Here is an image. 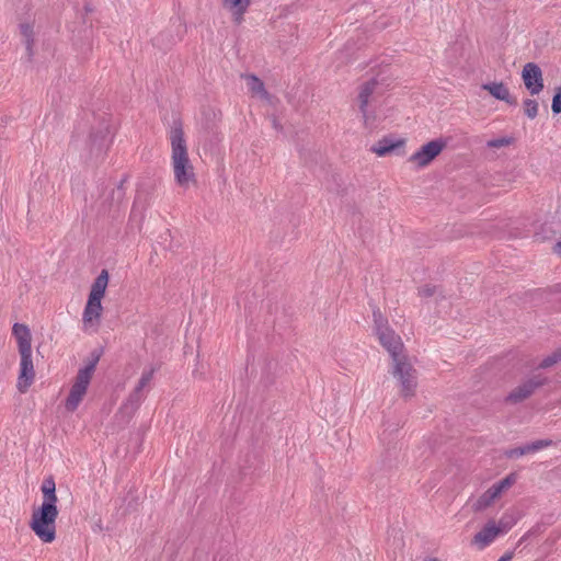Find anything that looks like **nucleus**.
I'll return each mask as SVG.
<instances>
[{
    "mask_svg": "<svg viewBox=\"0 0 561 561\" xmlns=\"http://www.w3.org/2000/svg\"><path fill=\"white\" fill-rule=\"evenodd\" d=\"M242 78L245 81L247 88L251 96L260 100H270V94L265 90L264 83L254 75H244Z\"/></svg>",
    "mask_w": 561,
    "mask_h": 561,
    "instance_id": "f3484780",
    "label": "nucleus"
},
{
    "mask_svg": "<svg viewBox=\"0 0 561 561\" xmlns=\"http://www.w3.org/2000/svg\"><path fill=\"white\" fill-rule=\"evenodd\" d=\"M19 376L16 388L21 393H25L35 380V367L33 363V352L19 353Z\"/></svg>",
    "mask_w": 561,
    "mask_h": 561,
    "instance_id": "9d476101",
    "label": "nucleus"
},
{
    "mask_svg": "<svg viewBox=\"0 0 561 561\" xmlns=\"http://www.w3.org/2000/svg\"><path fill=\"white\" fill-rule=\"evenodd\" d=\"M104 135L102 136V140H104ZM103 146V141H101V144H99V147L101 148Z\"/></svg>",
    "mask_w": 561,
    "mask_h": 561,
    "instance_id": "473e14b6",
    "label": "nucleus"
},
{
    "mask_svg": "<svg viewBox=\"0 0 561 561\" xmlns=\"http://www.w3.org/2000/svg\"><path fill=\"white\" fill-rule=\"evenodd\" d=\"M405 145V139H392L390 137H383L378 140L371 148V152L378 157H386L393 152L396 149L402 148Z\"/></svg>",
    "mask_w": 561,
    "mask_h": 561,
    "instance_id": "2eb2a0df",
    "label": "nucleus"
},
{
    "mask_svg": "<svg viewBox=\"0 0 561 561\" xmlns=\"http://www.w3.org/2000/svg\"><path fill=\"white\" fill-rule=\"evenodd\" d=\"M154 371L156 369L152 366L144 369L137 386L135 387L134 391L130 394V400L136 402L141 401V391L145 389V387H147L150 383L151 379L153 378Z\"/></svg>",
    "mask_w": 561,
    "mask_h": 561,
    "instance_id": "6ab92c4d",
    "label": "nucleus"
},
{
    "mask_svg": "<svg viewBox=\"0 0 561 561\" xmlns=\"http://www.w3.org/2000/svg\"><path fill=\"white\" fill-rule=\"evenodd\" d=\"M553 252H554L556 254H558L559 256H561V241H560V242H558V243L554 245V248H553Z\"/></svg>",
    "mask_w": 561,
    "mask_h": 561,
    "instance_id": "2f4dec72",
    "label": "nucleus"
},
{
    "mask_svg": "<svg viewBox=\"0 0 561 561\" xmlns=\"http://www.w3.org/2000/svg\"><path fill=\"white\" fill-rule=\"evenodd\" d=\"M447 141L443 138L433 139L422 145L414 153L408 158V162L415 169L428 167L446 148Z\"/></svg>",
    "mask_w": 561,
    "mask_h": 561,
    "instance_id": "6e6552de",
    "label": "nucleus"
},
{
    "mask_svg": "<svg viewBox=\"0 0 561 561\" xmlns=\"http://www.w3.org/2000/svg\"><path fill=\"white\" fill-rule=\"evenodd\" d=\"M503 534L501 528L496 525V522L490 520L484 527L478 531L473 539L472 543L477 546L479 549H484L489 545H491L499 535Z\"/></svg>",
    "mask_w": 561,
    "mask_h": 561,
    "instance_id": "ddd939ff",
    "label": "nucleus"
},
{
    "mask_svg": "<svg viewBox=\"0 0 561 561\" xmlns=\"http://www.w3.org/2000/svg\"><path fill=\"white\" fill-rule=\"evenodd\" d=\"M524 112L529 118H535L538 114V102L531 99L524 101Z\"/></svg>",
    "mask_w": 561,
    "mask_h": 561,
    "instance_id": "b1692460",
    "label": "nucleus"
},
{
    "mask_svg": "<svg viewBox=\"0 0 561 561\" xmlns=\"http://www.w3.org/2000/svg\"><path fill=\"white\" fill-rule=\"evenodd\" d=\"M534 446L535 451H539L543 448L550 447L553 445V442L551 439H539L531 443Z\"/></svg>",
    "mask_w": 561,
    "mask_h": 561,
    "instance_id": "cd10ccee",
    "label": "nucleus"
},
{
    "mask_svg": "<svg viewBox=\"0 0 561 561\" xmlns=\"http://www.w3.org/2000/svg\"><path fill=\"white\" fill-rule=\"evenodd\" d=\"M390 373L398 382L400 394L412 398L417 387V375L408 357L400 355L392 358Z\"/></svg>",
    "mask_w": 561,
    "mask_h": 561,
    "instance_id": "423d86ee",
    "label": "nucleus"
},
{
    "mask_svg": "<svg viewBox=\"0 0 561 561\" xmlns=\"http://www.w3.org/2000/svg\"><path fill=\"white\" fill-rule=\"evenodd\" d=\"M108 285V273L103 270L94 279L82 313V330L96 332L100 325L103 306L102 299Z\"/></svg>",
    "mask_w": 561,
    "mask_h": 561,
    "instance_id": "7ed1b4c3",
    "label": "nucleus"
},
{
    "mask_svg": "<svg viewBox=\"0 0 561 561\" xmlns=\"http://www.w3.org/2000/svg\"><path fill=\"white\" fill-rule=\"evenodd\" d=\"M524 451L525 455L536 453L531 443L524 446Z\"/></svg>",
    "mask_w": 561,
    "mask_h": 561,
    "instance_id": "7c9ffc66",
    "label": "nucleus"
},
{
    "mask_svg": "<svg viewBox=\"0 0 561 561\" xmlns=\"http://www.w3.org/2000/svg\"><path fill=\"white\" fill-rule=\"evenodd\" d=\"M551 108L553 113H561V87L553 96Z\"/></svg>",
    "mask_w": 561,
    "mask_h": 561,
    "instance_id": "bb28decb",
    "label": "nucleus"
},
{
    "mask_svg": "<svg viewBox=\"0 0 561 561\" xmlns=\"http://www.w3.org/2000/svg\"><path fill=\"white\" fill-rule=\"evenodd\" d=\"M482 89L488 91L493 98L506 103H514L508 88L503 82H490L482 84Z\"/></svg>",
    "mask_w": 561,
    "mask_h": 561,
    "instance_id": "a211bd4d",
    "label": "nucleus"
},
{
    "mask_svg": "<svg viewBox=\"0 0 561 561\" xmlns=\"http://www.w3.org/2000/svg\"><path fill=\"white\" fill-rule=\"evenodd\" d=\"M545 382L546 379L539 376L529 378L514 388L507 396L506 400L512 403L522 402L529 398L535 392V390L542 386Z\"/></svg>",
    "mask_w": 561,
    "mask_h": 561,
    "instance_id": "f8f14e48",
    "label": "nucleus"
},
{
    "mask_svg": "<svg viewBox=\"0 0 561 561\" xmlns=\"http://www.w3.org/2000/svg\"><path fill=\"white\" fill-rule=\"evenodd\" d=\"M41 491L43 493V503L57 505L56 484L53 477L44 479Z\"/></svg>",
    "mask_w": 561,
    "mask_h": 561,
    "instance_id": "aec40b11",
    "label": "nucleus"
},
{
    "mask_svg": "<svg viewBox=\"0 0 561 561\" xmlns=\"http://www.w3.org/2000/svg\"><path fill=\"white\" fill-rule=\"evenodd\" d=\"M375 330L381 345L389 352L391 358L403 355L401 353L403 344L401 337L389 328L388 322L381 317V313L374 312Z\"/></svg>",
    "mask_w": 561,
    "mask_h": 561,
    "instance_id": "0eeeda50",
    "label": "nucleus"
},
{
    "mask_svg": "<svg viewBox=\"0 0 561 561\" xmlns=\"http://www.w3.org/2000/svg\"><path fill=\"white\" fill-rule=\"evenodd\" d=\"M357 102L363 125L368 130L378 128L391 116L392 107L387 99L381 100L379 84L376 80H370L359 87Z\"/></svg>",
    "mask_w": 561,
    "mask_h": 561,
    "instance_id": "f03ea898",
    "label": "nucleus"
},
{
    "mask_svg": "<svg viewBox=\"0 0 561 561\" xmlns=\"http://www.w3.org/2000/svg\"><path fill=\"white\" fill-rule=\"evenodd\" d=\"M251 0H222V7L228 11L233 22L240 24L248 11Z\"/></svg>",
    "mask_w": 561,
    "mask_h": 561,
    "instance_id": "dca6fc26",
    "label": "nucleus"
},
{
    "mask_svg": "<svg viewBox=\"0 0 561 561\" xmlns=\"http://www.w3.org/2000/svg\"><path fill=\"white\" fill-rule=\"evenodd\" d=\"M516 482L514 473L508 474L506 478L491 485L473 504L477 512L484 511L499 500L504 492H506Z\"/></svg>",
    "mask_w": 561,
    "mask_h": 561,
    "instance_id": "1a4fd4ad",
    "label": "nucleus"
},
{
    "mask_svg": "<svg viewBox=\"0 0 561 561\" xmlns=\"http://www.w3.org/2000/svg\"><path fill=\"white\" fill-rule=\"evenodd\" d=\"M419 296L423 299H428L432 297L437 299L438 297H443L442 290L437 286L431 284L421 286L419 288Z\"/></svg>",
    "mask_w": 561,
    "mask_h": 561,
    "instance_id": "4be33fe9",
    "label": "nucleus"
},
{
    "mask_svg": "<svg viewBox=\"0 0 561 561\" xmlns=\"http://www.w3.org/2000/svg\"><path fill=\"white\" fill-rule=\"evenodd\" d=\"M561 363V347L547 355L539 364V368L547 369Z\"/></svg>",
    "mask_w": 561,
    "mask_h": 561,
    "instance_id": "5701e85b",
    "label": "nucleus"
},
{
    "mask_svg": "<svg viewBox=\"0 0 561 561\" xmlns=\"http://www.w3.org/2000/svg\"><path fill=\"white\" fill-rule=\"evenodd\" d=\"M171 145V168L174 181L181 188L187 190L196 183L195 168L190 159L184 130L180 124H174L169 134Z\"/></svg>",
    "mask_w": 561,
    "mask_h": 561,
    "instance_id": "f257e3e1",
    "label": "nucleus"
},
{
    "mask_svg": "<svg viewBox=\"0 0 561 561\" xmlns=\"http://www.w3.org/2000/svg\"><path fill=\"white\" fill-rule=\"evenodd\" d=\"M524 455H525L524 446L517 447V448H512V449L506 451V456L508 458H518V457H522Z\"/></svg>",
    "mask_w": 561,
    "mask_h": 561,
    "instance_id": "c85d7f7f",
    "label": "nucleus"
},
{
    "mask_svg": "<svg viewBox=\"0 0 561 561\" xmlns=\"http://www.w3.org/2000/svg\"><path fill=\"white\" fill-rule=\"evenodd\" d=\"M518 517L514 512L507 511L502 517L496 522V525L501 528L503 534L507 533L517 522Z\"/></svg>",
    "mask_w": 561,
    "mask_h": 561,
    "instance_id": "412c9836",
    "label": "nucleus"
},
{
    "mask_svg": "<svg viewBox=\"0 0 561 561\" xmlns=\"http://www.w3.org/2000/svg\"><path fill=\"white\" fill-rule=\"evenodd\" d=\"M522 78L531 95L539 94L543 89L542 72L538 65L528 62L524 66Z\"/></svg>",
    "mask_w": 561,
    "mask_h": 561,
    "instance_id": "9b49d317",
    "label": "nucleus"
},
{
    "mask_svg": "<svg viewBox=\"0 0 561 561\" xmlns=\"http://www.w3.org/2000/svg\"><path fill=\"white\" fill-rule=\"evenodd\" d=\"M98 362L99 356H92L85 362L84 366L78 370L65 403L68 411L73 412L77 410L83 400L90 381L95 373Z\"/></svg>",
    "mask_w": 561,
    "mask_h": 561,
    "instance_id": "39448f33",
    "label": "nucleus"
},
{
    "mask_svg": "<svg viewBox=\"0 0 561 561\" xmlns=\"http://www.w3.org/2000/svg\"><path fill=\"white\" fill-rule=\"evenodd\" d=\"M424 561H437L436 559H428V560H424Z\"/></svg>",
    "mask_w": 561,
    "mask_h": 561,
    "instance_id": "72a5a7b5",
    "label": "nucleus"
},
{
    "mask_svg": "<svg viewBox=\"0 0 561 561\" xmlns=\"http://www.w3.org/2000/svg\"><path fill=\"white\" fill-rule=\"evenodd\" d=\"M57 505L42 503L41 506L32 512L30 528L45 543H50L56 539V520L58 517Z\"/></svg>",
    "mask_w": 561,
    "mask_h": 561,
    "instance_id": "20e7f679",
    "label": "nucleus"
},
{
    "mask_svg": "<svg viewBox=\"0 0 561 561\" xmlns=\"http://www.w3.org/2000/svg\"><path fill=\"white\" fill-rule=\"evenodd\" d=\"M510 144H511V139L510 138L502 137V138H497V139H493V140L488 141V147H490V148H501V147L508 146Z\"/></svg>",
    "mask_w": 561,
    "mask_h": 561,
    "instance_id": "a878e982",
    "label": "nucleus"
},
{
    "mask_svg": "<svg viewBox=\"0 0 561 561\" xmlns=\"http://www.w3.org/2000/svg\"><path fill=\"white\" fill-rule=\"evenodd\" d=\"M514 552L504 553L497 561H512Z\"/></svg>",
    "mask_w": 561,
    "mask_h": 561,
    "instance_id": "c756f323",
    "label": "nucleus"
},
{
    "mask_svg": "<svg viewBox=\"0 0 561 561\" xmlns=\"http://www.w3.org/2000/svg\"><path fill=\"white\" fill-rule=\"evenodd\" d=\"M12 334L16 340L19 353L32 352V335L27 325L15 323L12 328Z\"/></svg>",
    "mask_w": 561,
    "mask_h": 561,
    "instance_id": "4468645a",
    "label": "nucleus"
},
{
    "mask_svg": "<svg viewBox=\"0 0 561 561\" xmlns=\"http://www.w3.org/2000/svg\"><path fill=\"white\" fill-rule=\"evenodd\" d=\"M20 32L21 35L25 38V42L27 46H30L33 34H34V26L31 23H21L20 24Z\"/></svg>",
    "mask_w": 561,
    "mask_h": 561,
    "instance_id": "393cba45",
    "label": "nucleus"
}]
</instances>
